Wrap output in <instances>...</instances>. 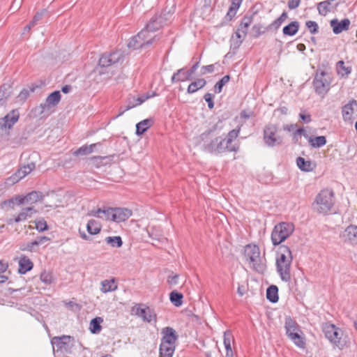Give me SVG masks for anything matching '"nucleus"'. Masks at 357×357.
<instances>
[{"mask_svg":"<svg viewBox=\"0 0 357 357\" xmlns=\"http://www.w3.org/2000/svg\"><path fill=\"white\" fill-rule=\"evenodd\" d=\"M294 230V225L291 223L282 222L277 224L271 233L273 245H279L293 233Z\"/></svg>","mask_w":357,"mask_h":357,"instance_id":"obj_7","label":"nucleus"},{"mask_svg":"<svg viewBox=\"0 0 357 357\" xmlns=\"http://www.w3.org/2000/svg\"><path fill=\"white\" fill-rule=\"evenodd\" d=\"M322 331L325 337L340 349L347 347L349 343L348 336L344 335L343 331L333 324L324 323L322 325Z\"/></svg>","mask_w":357,"mask_h":357,"instance_id":"obj_3","label":"nucleus"},{"mask_svg":"<svg viewBox=\"0 0 357 357\" xmlns=\"http://www.w3.org/2000/svg\"><path fill=\"white\" fill-rule=\"evenodd\" d=\"M206 84V82L203 78L197 79L196 81L191 82L187 89L188 93H194L197 92L199 89H202Z\"/></svg>","mask_w":357,"mask_h":357,"instance_id":"obj_33","label":"nucleus"},{"mask_svg":"<svg viewBox=\"0 0 357 357\" xmlns=\"http://www.w3.org/2000/svg\"><path fill=\"white\" fill-rule=\"evenodd\" d=\"M213 94L210 93H207L204 95V98L205 101L208 103V107L210 109H212L214 107V102L213 100Z\"/></svg>","mask_w":357,"mask_h":357,"instance_id":"obj_62","label":"nucleus"},{"mask_svg":"<svg viewBox=\"0 0 357 357\" xmlns=\"http://www.w3.org/2000/svg\"><path fill=\"white\" fill-rule=\"evenodd\" d=\"M40 280L45 284H50L53 281V277L52 273L46 271L41 273L40 276Z\"/></svg>","mask_w":357,"mask_h":357,"instance_id":"obj_52","label":"nucleus"},{"mask_svg":"<svg viewBox=\"0 0 357 357\" xmlns=\"http://www.w3.org/2000/svg\"><path fill=\"white\" fill-rule=\"evenodd\" d=\"M161 333L162 337L160 343L176 345V342L178 339V335L173 328L170 326L165 327L162 329Z\"/></svg>","mask_w":357,"mask_h":357,"instance_id":"obj_16","label":"nucleus"},{"mask_svg":"<svg viewBox=\"0 0 357 357\" xmlns=\"http://www.w3.org/2000/svg\"><path fill=\"white\" fill-rule=\"evenodd\" d=\"M183 294L177 291H172L169 294V300L176 307H180L183 304Z\"/></svg>","mask_w":357,"mask_h":357,"instance_id":"obj_41","label":"nucleus"},{"mask_svg":"<svg viewBox=\"0 0 357 357\" xmlns=\"http://www.w3.org/2000/svg\"><path fill=\"white\" fill-rule=\"evenodd\" d=\"M278 127L271 123L265 126L263 132V139L268 147L280 146L283 142V137L278 135Z\"/></svg>","mask_w":357,"mask_h":357,"instance_id":"obj_9","label":"nucleus"},{"mask_svg":"<svg viewBox=\"0 0 357 357\" xmlns=\"http://www.w3.org/2000/svg\"><path fill=\"white\" fill-rule=\"evenodd\" d=\"M43 198V193L38 191H32L25 196L26 202L31 203H35L40 200H42Z\"/></svg>","mask_w":357,"mask_h":357,"instance_id":"obj_45","label":"nucleus"},{"mask_svg":"<svg viewBox=\"0 0 357 357\" xmlns=\"http://www.w3.org/2000/svg\"><path fill=\"white\" fill-rule=\"evenodd\" d=\"M165 23V20L162 15H155L150 19L145 27L151 33H154L162 27Z\"/></svg>","mask_w":357,"mask_h":357,"instance_id":"obj_21","label":"nucleus"},{"mask_svg":"<svg viewBox=\"0 0 357 357\" xmlns=\"http://www.w3.org/2000/svg\"><path fill=\"white\" fill-rule=\"evenodd\" d=\"M296 164L301 171L306 172H312L316 167L315 163L312 162L310 160H305V159L302 157H298L296 158Z\"/></svg>","mask_w":357,"mask_h":357,"instance_id":"obj_25","label":"nucleus"},{"mask_svg":"<svg viewBox=\"0 0 357 357\" xmlns=\"http://www.w3.org/2000/svg\"><path fill=\"white\" fill-rule=\"evenodd\" d=\"M255 116V113L252 111H248L246 109H243L241 111L239 117L241 119L246 120L250 117Z\"/></svg>","mask_w":357,"mask_h":357,"instance_id":"obj_61","label":"nucleus"},{"mask_svg":"<svg viewBox=\"0 0 357 357\" xmlns=\"http://www.w3.org/2000/svg\"><path fill=\"white\" fill-rule=\"evenodd\" d=\"M11 95V85L3 84L0 86V102L6 100Z\"/></svg>","mask_w":357,"mask_h":357,"instance_id":"obj_44","label":"nucleus"},{"mask_svg":"<svg viewBox=\"0 0 357 357\" xmlns=\"http://www.w3.org/2000/svg\"><path fill=\"white\" fill-rule=\"evenodd\" d=\"M61 95L59 91H54L46 98L45 102L39 106L40 113L43 114L46 111L56 107L60 102Z\"/></svg>","mask_w":357,"mask_h":357,"instance_id":"obj_13","label":"nucleus"},{"mask_svg":"<svg viewBox=\"0 0 357 357\" xmlns=\"http://www.w3.org/2000/svg\"><path fill=\"white\" fill-rule=\"evenodd\" d=\"M176 345L165 344L160 343L159 347V356L160 357H172L174 354Z\"/></svg>","mask_w":357,"mask_h":357,"instance_id":"obj_30","label":"nucleus"},{"mask_svg":"<svg viewBox=\"0 0 357 357\" xmlns=\"http://www.w3.org/2000/svg\"><path fill=\"white\" fill-rule=\"evenodd\" d=\"M254 15L255 13L246 14L242 17L241 22L238 27L239 31H244L245 33H248V27L253 22Z\"/></svg>","mask_w":357,"mask_h":357,"instance_id":"obj_32","label":"nucleus"},{"mask_svg":"<svg viewBox=\"0 0 357 357\" xmlns=\"http://www.w3.org/2000/svg\"><path fill=\"white\" fill-rule=\"evenodd\" d=\"M90 153H91V147H88V145H83L73 152V155H75V156L86 155Z\"/></svg>","mask_w":357,"mask_h":357,"instance_id":"obj_50","label":"nucleus"},{"mask_svg":"<svg viewBox=\"0 0 357 357\" xmlns=\"http://www.w3.org/2000/svg\"><path fill=\"white\" fill-rule=\"evenodd\" d=\"M335 203L334 192L332 190L324 189L316 196L312 204L314 211L326 214L333 208Z\"/></svg>","mask_w":357,"mask_h":357,"instance_id":"obj_5","label":"nucleus"},{"mask_svg":"<svg viewBox=\"0 0 357 357\" xmlns=\"http://www.w3.org/2000/svg\"><path fill=\"white\" fill-rule=\"evenodd\" d=\"M244 256L249 262L250 268L255 271L263 274L266 270V263L260 255V249L259 246L252 244H248L245 246Z\"/></svg>","mask_w":357,"mask_h":357,"instance_id":"obj_4","label":"nucleus"},{"mask_svg":"<svg viewBox=\"0 0 357 357\" xmlns=\"http://www.w3.org/2000/svg\"><path fill=\"white\" fill-rule=\"evenodd\" d=\"M307 140L310 146L316 149L324 146L327 142L325 136H318L315 137L309 136Z\"/></svg>","mask_w":357,"mask_h":357,"instance_id":"obj_37","label":"nucleus"},{"mask_svg":"<svg viewBox=\"0 0 357 357\" xmlns=\"http://www.w3.org/2000/svg\"><path fill=\"white\" fill-rule=\"evenodd\" d=\"M179 275L178 274L169 275L167 278V283L170 287H172L178 283Z\"/></svg>","mask_w":357,"mask_h":357,"instance_id":"obj_60","label":"nucleus"},{"mask_svg":"<svg viewBox=\"0 0 357 357\" xmlns=\"http://www.w3.org/2000/svg\"><path fill=\"white\" fill-rule=\"evenodd\" d=\"M305 26L309 29L310 33L315 34L318 33L319 26L316 22L312 20L307 21L305 22Z\"/></svg>","mask_w":357,"mask_h":357,"instance_id":"obj_53","label":"nucleus"},{"mask_svg":"<svg viewBox=\"0 0 357 357\" xmlns=\"http://www.w3.org/2000/svg\"><path fill=\"white\" fill-rule=\"evenodd\" d=\"M253 31V37L255 38H258L260 37L262 34L265 33L266 31H268V29L266 27L263 26L260 24H255L252 28Z\"/></svg>","mask_w":357,"mask_h":357,"instance_id":"obj_49","label":"nucleus"},{"mask_svg":"<svg viewBox=\"0 0 357 357\" xmlns=\"http://www.w3.org/2000/svg\"><path fill=\"white\" fill-rule=\"evenodd\" d=\"M35 247H36V244L33 243V241L31 242H28L26 243H23L20 245V249L22 251H29L33 252L35 251Z\"/></svg>","mask_w":357,"mask_h":357,"instance_id":"obj_55","label":"nucleus"},{"mask_svg":"<svg viewBox=\"0 0 357 357\" xmlns=\"http://www.w3.org/2000/svg\"><path fill=\"white\" fill-rule=\"evenodd\" d=\"M332 81L331 73L318 68L312 82L315 93L324 97L330 90Z\"/></svg>","mask_w":357,"mask_h":357,"instance_id":"obj_6","label":"nucleus"},{"mask_svg":"<svg viewBox=\"0 0 357 357\" xmlns=\"http://www.w3.org/2000/svg\"><path fill=\"white\" fill-rule=\"evenodd\" d=\"M126 102L127 105L125 107V110H129L136 106H138V104H137V99L134 96L128 98Z\"/></svg>","mask_w":357,"mask_h":357,"instance_id":"obj_58","label":"nucleus"},{"mask_svg":"<svg viewBox=\"0 0 357 357\" xmlns=\"http://www.w3.org/2000/svg\"><path fill=\"white\" fill-rule=\"evenodd\" d=\"M340 5L337 0H326L317 4V10L319 15L326 16L333 9H336Z\"/></svg>","mask_w":357,"mask_h":357,"instance_id":"obj_17","label":"nucleus"},{"mask_svg":"<svg viewBox=\"0 0 357 357\" xmlns=\"http://www.w3.org/2000/svg\"><path fill=\"white\" fill-rule=\"evenodd\" d=\"M234 341V338L232 334L231 331L227 330L224 332L223 335V343L225 344H231V342Z\"/></svg>","mask_w":357,"mask_h":357,"instance_id":"obj_57","label":"nucleus"},{"mask_svg":"<svg viewBox=\"0 0 357 357\" xmlns=\"http://www.w3.org/2000/svg\"><path fill=\"white\" fill-rule=\"evenodd\" d=\"M105 242L113 248H121L123 245L121 237L119 236H108Z\"/></svg>","mask_w":357,"mask_h":357,"instance_id":"obj_46","label":"nucleus"},{"mask_svg":"<svg viewBox=\"0 0 357 357\" xmlns=\"http://www.w3.org/2000/svg\"><path fill=\"white\" fill-rule=\"evenodd\" d=\"M122 54L119 51L106 52L101 55L98 64L100 66L107 68L117 63L121 59Z\"/></svg>","mask_w":357,"mask_h":357,"instance_id":"obj_12","label":"nucleus"},{"mask_svg":"<svg viewBox=\"0 0 357 357\" xmlns=\"http://www.w3.org/2000/svg\"><path fill=\"white\" fill-rule=\"evenodd\" d=\"M296 346L301 349H304L305 347L306 343L305 340V337L303 331L301 330V332H296L294 333H291L290 335L287 336Z\"/></svg>","mask_w":357,"mask_h":357,"instance_id":"obj_28","label":"nucleus"},{"mask_svg":"<svg viewBox=\"0 0 357 357\" xmlns=\"http://www.w3.org/2000/svg\"><path fill=\"white\" fill-rule=\"evenodd\" d=\"M337 73L342 77L349 75L351 73V67L344 66L343 61H339L336 64Z\"/></svg>","mask_w":357,"mask_h":357,"instance_id":"obj_43","label":"nucleus"},{"mask_svg":"<svg viewBox=\"0 0 357 357\" xmlns=\"http://www.w3.org/2000/svg\"><path fill=\"white\" fill-rule=\"evenodd\" d=\"M299 118L304 123H309L312 121L311 115L303 112L299 114Z\"/></svg>","mask_w":357,"mask_h":357,"instance_id":"obj_63","label":"nucleus"},{"mask_svg":"<svg viewBox=\"0 0 357 357\" xmlns=\"http://www.w3.org/2000/svg\"><path fill=\"white\" fill-rule=\"evenodd\" d=\"M350 24V20L347 18L343 19L340 22L337 19H333L330 22V25L335 34H339L344 31H347L349 29Z\"/></svg>","mask_w":357,"mask_h":357,"instance_id":"obj_19","label":"nucleus"},{"mask_svg":"<svg viewBox=\"0 0 357 357\" xmlns=\"http://www.w3.org/2000/svg\"><path fill=\"white\" fill-rule=\"evenodd\" d=\"M152 119H146L136 124V135L139 136L143 135L151 126Z\"/></svg>","mask_w":357,"mask_h":357,"instance_id":"obj_36","label":"nucleus"},{"mask_svg":"<svg viewBox=\"0 0 357 357\" xmlns=\"http://www.w3.org/2000/svg\"><path fill=\"white\" fill-rule=\"evenodd\" d=\"M132 214L130 209L127 208H114V214L112 215L113 221L121 222L127 220Z\"/></svg>","mask_w":357,"mask_h":357,"instance_id":"obj_20","label":"nucleus"},{"mask_svg":"<svg viewBox=\"0 0 357 357\" xmlns=\"http://www.w3.org/2000/svg\"><path fill=\"white\" fill-rule=\"evenodd\" d=\"M241 126L242 125L238 126L235 129L230 130L228 132L226 137H227L228 139H232L233 141H234V139H236L240 133Z\"/></svg>","mask_w":357,"mask_h":357,"instance_id":"obj_56","label":"nucleus"},{"mask_svg":"<svg viewBox=\"0 0 357 357\" xmlns=\"http://www.w3.org/2000/svg\"><path fill=\"white\" fill-rule=\"evenodd\" d=\"M101 224L93 219L89 220L86 225V230L89 234L95 235L98 234L101 231Z\"/></svg>","mask_w":357,"mask_h":357,"instance_id":"obj_34","label":"nucleus"},{"mask_svg":"<svg viewBox=\"0 0 357 357\" xmlns=\"http://www.w3.org/2000/svg\"><path fill=\"white\" fill-rule=\"evenodd\" d=\"M37 213V211L33 207L24 208L21 212L15 218V222H20L24 221L29 218Z\"/></svg>","mask_w":357,"mask_h":357,"instance_id":"obj_29","label":"nucleus"},{"mask_svg":"<svg viewBox=\"0 0 357 357\" xmlns=\"http://www.w3.org/2000/svg\"><path fill=\"white\" fill-rule=\"evenodd\" d=\"M230 76L227 75L220 79L214 86V91L215 93H220L222 91L223 86L229 82Z\"/></svg>","mask_w":357,"mask_h":357,"instance_id":"obj_47","label":"nucleus"},{"mask_svg":"<svg viewBox=\"0 0 357 357\" xmlns=\"http://www.w3.org/2000/svg\"><path fill=\"white\" fill-rule=\"evenodd\" d=\"M151 32L144 27L132 38L128 43V47L135 50L141 49L151 45L156 39H159L157 35L151 36Z\"/></svg>","mask_w":357,"mask_h":357,"instance_id":"obj_8","label":"nucleus"},{"mask_svg":"<svg viewBox=\"0 0 357 357\" xmlns=\"http://www.w3.org/2000/svg\"><path fill=\"white\" fill-rule=\"evenodd\" d=\"M293 256L290 248L284 245H280L277 252L275 265L277 272L281 280L289 282L291 281V265Z\"/></svg>","mask_w":357,"mask_h":357,"instance_id":"obj_2","label":"nucleus"},{"mask_svg":"<svg viewBox=\"0 0 357 357\" xmlns=\"http://www.w3.org/2000/svg\"><path fill=\"white\" fill-rule=\"evenodd\" d=\"M36 167L34 162H29L26 165L21 167L15 174V176L17 177V181L24 178L26 175L30 174Z\"/></svg>","mask_w":357,"mask_h":357,"instance_id":"obj_27","label":"nucleus"},{"mask_svg":"<svg viewBox=\"0 0 357 357\" xmlns=\"http://www.w3.org/2000/svg\"><path fill=\"white\" fill-rule=\"evenodd\" d=\"M74 338L70 335L56 336L51 340L53 349L56 347L57 351L61 353H70L74 347Z\"/></svg>","mask_w":357,"mask_h":357,"instance_id":"obj_11","label":"nucleus"},{"mask_svg":"<svg viewBox=\"0 0 357 357\" xmlns=\"http://www.w3.org/2000/svg\"><path fill=\"white\" fill-rule=\"evenodd\" d=\"M266 298L273 303H275L278 301V288L276 285H271L267 288Z\"/></svg>","mask_w":357,"mask_h":357,"instance_id":"obj_35","label":"nucleus"},{"mask_svg":"<svg viewBox=\"0 0 357 357\" xmlns=\"http://www.w3.org/2000/svg\"><path fill=\"white\" fill-rule=\"evenodd\" d=\"M243 0H231V3L228 9V11L225 16L222 22H221V26H223L230 21L235 17L238 10L239 9L241 3Z\"/></svg>","mask_w":357,"mask_h":357,"instance_id":"obj_18","label":"nucleus"},{"mask_svg":"<svg viewBox=\"0 0 357 357\" xmlns=\"http://www.w3.org/2000/svg\"><path fill=\"white\" fill-rule=\"evenodd\" d=\"M287 17L288 16L287 12L284 11L279 17L267 26V29L268 30H278L282 24L287 19Z\"/></svg>","mask_w":357,"mask_h":357,"instance_id":"obj_40","label":"nucleus"},{"mask_svg":"<svg viewBox=\"0 0 357 357\" xmlns=\"http://www.w3.org/2000/svg\"><path fill=\"white\" fill-rule=\"evenodd\" d=\"M299 27V22L298 21H293L283 27L282 33L284 36H293L298 31Z\"/></svg>","mask_w":357,"mask_h":357,"instance_id":"obj_31","label":"nucleus"},{"mask_svg":"<svg viewBox=\"0 0 357 357\" xmlns=\"http://www.w3.org/2000/svg\"><path fill=\"white\" fill-rule=\"evenodd\" d=\"M101 291L103 293L114 291L117 289V284L114 279L105 280L101 282Z\"/></svg>","mask_w":357,"mask_h":357,"instance_id":"obj_38","label":"nucleus"},{"mask_svg":"<svg viewBox=\"0 0 357 357\" xmlns=\"http://www.w3.org/2000/svg\"><path fill=\"white\" fill-rule=\"evenodd\" d=\"M217 129V125L213 126L202 132L197 138V145L200 146L202 149L212 154L222 153L224 140L221 136L211 138V135Z\"/></svg>","mask_w":357,"mask_h":357,"instance_id":"obj_1","label":"nucleus"},{"mask_svg":"<svg viewBox=\"0 0 357 357\" xmlns=\"http://www.w3.org/2000/svg\"><path fill=\"white\" fill-rule=\"evenodd\" d=\"M243 41L235 39L234 37L231 38V49L236 50L239 48Z\"/></svg>","mask_w":357,"mask_h":357,"instance_id":"obj_64","label":"nucleus"},{"mask_svg":"<svg viewBox=\"0 0 357 357\" xmlns=\"http://www.w3.org/2000/svg\"><path fill=\"white\" fill-rule=\"evenodd\" d=\"M36 223V229L40 231H44L48 230V226L47 225V222L44 220V218H40L36 220L35 221Z\"/></svg>","mask_w":357,"mask_h":357,"instance_id":"obj_51","label":"nucleus"},{"mask_svg":"<svg viewBox=\"0 0 357 357\" xmlns=\"http://www.w3.org/2000/svg\"><path fill=\"white\" fill-rule=\"evenodd\" d=\"M357 112V101L352 99L342 107V116L344 122L352 123L353 115Z\"/></svg>","mask_w":357,"mask_h":357,"instance_id":"obj_14","label":"nucleus"},{"mask_svg":"<svg viewBox=\"0 0 357 357\" xmlns=\"http://www.w3.org/2000/svg\"><path fill=\"white\" fill-rule=\"evenodd\" d=\"M114 214V208L107 207L102 208L101 215L106 220L113 221L112 215Z\"/></svg>","mask_w":357,"mask_h":357,"instance_id":"obj_54","label":"nucleus"},{"mask_svg":"<svg viewBox=\"0 0 357 357\" xmlns=\"http://www.w3.org/2000/svg\"><path fill=\"white\" fill-rule=\"evenodd\" d=\"M46 13H47V10L45 9H43L39 12H37L36 14L34 15L33 20L31 21L32 24L36 25L38 21L42 20L43 15Z\"/></svg>","mask_w":357,"mask_h":357,"instance_id":"obj_59","label":"nucleus"},{"mask_svg":"<svg viewBox=\"0 0 357 357\" xmlns=\"http://www.w3.org/2000/svg\"><path fill=\"white\" fill-rule=\"evenodd\" d=\"M303 136L305 139H308V134L305 132L303 128H299L296 129L292 134V139L294 143H297L301 139V136Z\"/></svg>","mask_w":357,"mask_h":357,"instance_id":"obj_48","label":"nucleus"},{"mask_svg":"<svg viewBox=\"0 0 357 357\" xmlns=\"http://www.w3.org/2000/svg\"><path fill=\"white\" fill-rule=\"evenodd\" d=\"M102 321V318L100 317H95L91 320L89 329L91 333L98 334L100 332L102 329L100 324Z\"/></svg>","mask_w":357,"mask_h":357,"instance_id":"obj_39","label":"nucleus"},{"mask_svg":"<svg viewBox=\"0 0 357 357\" xmlns=\"http://www.w3.org/2000/svg\"><path fill=\"white\" fill-rule=\"evenodd\" d=\"M33 267V264L31 260L26 255H22L19 260V269L20 274H25L31 271Z\"/></svg>","mask_w":357,"mask_h":357,"instance_id":"obj_23","label":"nucleus"},{"mask_svg":"<svg viewBox=\"0 0 357 357\" xmlns=\"http://www.w3.org/2000/svg\"><path fill=\"white\" fill-rule=\"evenodd\" d=\"M20 117V113L17 109H13L4 117L0 119V135L8 137L9 130L13 128V126L17 122Z\"/></svg>","mask_w":357,"mask_h":357,"instance_id":"obj_10","label":"nucleus"},{"mask_svg":"<svg viewBox=\"0 0 357 357\" xmlns=\"http://www.w3.org/2000/svg\"><path fill=\"white\" fill-rule=\"evenodd\" d=\"M137 314L141 317L144 321L149 323L156 320V314L154 313L153 310L149 307L138 309Z\"/></svg>","mask_w":357,"mask_h":357,"instance_id":"obj_26","label":"nucleus"},{"mask_svg":"<svg viewBox=\"0 0 357 357\" xmlns=\"http://www.w3.org/2000/svg\"><path fill=\"white\" fill-rule=\"evenodd\" d=\"M222 140H224L222 153L225 152H237L238 151V146L232 144V139L225 137L222 138Z\"/></svg>","mask_w":357,"mask_h":357,"instance_id":"obj_42","label":"nucleus"},{"mask_svg":"<svg viewBox=\"0 0 357 357\" xmlns=\"http://www.w3.org/2000/svg\"><path fill=\"white\" fill-rule=\"evenodd\" d=\"M284 328L287 336L290 335L291 333L301 332L299 325L289 316L285 317Z\"/></svg>","mask_w":357,"mask_h":357,"instance_id":"obj_24","label":"nucleus"},{"mask_svg":"<svg viewBox=\"0 0 357 357\" xmlns=\"http://www.w3.org/2000/svg\"><path fill=\"white\" fill-rule=\"evenodd\" d=\"M188 72L185 70V68H180L177 70L171 77V82L172 84L185 82L187 80H190L192 77L190 75H188Z\"/></svg>","mask_w":357,"mask_h":357,"instance_id":"obj_22","label":"nucleus"},{"mask_svg":"<svg viewBox=\"0 0 357 357\" xmlns=\"http://www.w3.org/2000/svg\"><path fill=\"white\" fill-rule=\"evenodd\" d=\"M340 238L345 243L351 245L357 244V226L350 225L340 235Z\"/></svg>","mask_w":357,"mask_h":357,"instance_id":"obj_15","label":"nucleus"}]
</instances>
